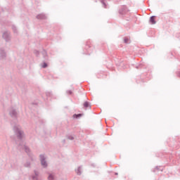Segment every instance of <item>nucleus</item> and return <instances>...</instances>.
<instances>
[{
    "instance_id": "f257e3e1",
    "label": "nucleus",
    "mask_w": 180,
    "mask_h": 180,
    "mask_svg": "<svg viewBox=\"0 0 180 180\" xmlns=\"http://www.w3.org/2000/svg\"><path fill=\"white\" fill-rule=\"evenodd\" d=\"M40 158H41V165L43 167H47V163L46 162V161H44V155H41Z\"/></svg>"
},
{
    "instance_id": "f03ea898",
    "label": "nucleus",
    "mask_w": 180,
    "mask_h": 180,
    "mask_svg": "<svg viewBox=\"0 0 180 180\" xmlns=\"http://www.w3.org/2000/svg\"><path fill=\"white\" fill-rule=\"evenodd\" d=\"M150 22L151 25H155V23H156L155 16L150 17Z\"/></svg>"
},
{
    "instance_id": "7ed1b4c3",
    "label": "nucleus",
    "mask_w": 180,
    "mask_h": 180,
    "mask_svg": "<svg viewBox=\"0 0 180 180\" xmlns=\"http://www.w3.org/2000/svg\"><path fill=\"white\" fill-rule=\"evenodd\" d=\"M48 179H49V180H53V179H54V175L50 174V175L49 176V177H48Z\"/></svg>"
},
{
    "instance_id": "20e7f679",
    "label": "nucleus",
    "mask_w": 180,
    "mask_h": 180,
    "mask_svg": "<svg viewBox=\"0 0 180 180\" xmlns=\"http://www.w3.org/2000/svg\"><path fill=\"white\" fill-rule=\"evenodd\" d=\"M84 108H88L89 106V102H84Z\"/></svg>"
},
{
    "instance_id": "39448f33",
    "label": "nucleus",
    "mask_w": 180,
    "mask_h": 180,
    "mask_svg": "<svg viewBox=\"0 0 180 180\" xmlns=\"http://www.w3.org/2000/svg\"><path fill=\"white\" fill-rule=\"evenodd\" d=\"M37 18L38 19H44V15H37Z\"/></svg>"
},
{
    "instance_id": "423d86ee",
    "label": "nucleus",
    "mask_w": 180,
    "mask_h": 180,
    "mask_svg": "<svg viewBox=\"0 0 180 180\" xmlns=\"http://www.w3.org/2000/svg\"><path fill=\"white\" fill-rule=\"evenodd\" d=\"M47 67V63H44L42 65V68H46Z\"/></svg>"
},
{
    "instance_id": "0eeeda50",
    "label": "nucleus",
    "mask_w": 180,
    "mask_h": 180,
    "mask_svg": "<svg viewBox=\"0 0 180 180\" xmlns=\"http://www.w3.org/2000/svg\"><path fill=\"white\" fill-rule=\"evenodd\" d=\"M124 41H125L126 43H127V39H124Z\"/></svg>"
},
{
    "instance_id": "6e6552de",
    "label": "nucleus",
    "mask_w": 180,
    "mask_h": 180,
    "mask_svg": "<svg viewBox=\"0 0 180 180\" xmlns=\"http://www.w3.org/2000/svg\"><path fill=\"white\" fill-rule=\"evenodd\" d=\"M20 134H22V131H19Z\"/></svg>"
}]
</instances>
